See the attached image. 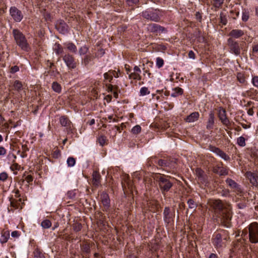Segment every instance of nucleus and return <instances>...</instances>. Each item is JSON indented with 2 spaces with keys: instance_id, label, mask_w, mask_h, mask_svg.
I'll list each match as a JSON object with an SVG mask.
<instances>
[{
  "instance_id": "nucleus-16",
  "label": "nucleus",
  "mask_w": 258,
  "mask_h": 258,
  "mask_svg": "<svg viewBox=\"0 0 258 258\" xmlns=\"http://www.w3.org/2000/svg\"><path fill=\"white\" fill-rule=\"evenodd\" d=\"M246 177L249 179L250 182L254 186H256L257 184V179L256 176L255 174L251 173L250 172H248L246 173Z\"/></svg>"
},
{
  "instance_id": "nucleus-34",
  "label": "nucleus",
  "mask_w": 258,
  "mask_h": 258,
  "mask_svg": "<svg viewBox=\"0 0 258 258\" xmlns=\"http://www.w3.org/2000/svg\"><path fill=\"white\" fill-rule=\"evenodd\" d=\"M226 182L232 188H236L237 187V183L231 179H227Z\"/></svg>"
},
{
  "instance_id": "nucleus-45",
  "label": "nucleus",
  "mask_w": 258,
  "mask_h": 258,
  "mask_svg": "<svg viewBox=\"0 0 258 258\" xmlns=\"http://www.w3.org/2000/svg\"><path fill=\"white\" fill-rule=\"evenodd\" d=\"M7 153V150L4 147L0 146V156L5 155Z\"/></svg>"
},
{
  "instance_id": "nucleus-41",
  "label": "nucleus",
  "mask_w": 258,
  "mask_h": 258,
  "mask_svg": "<svg viewBox=\"0 0 258 258\" xmlns=\"http://www.w3.org/2000/svg\"><path fill=\"white\" fill-rule=\"evenodd\" d=\"M8 177V174L6 172L0 173V181H5Z\"/></svg>"
},
{
  "instance_id": "nucleus-3",
  "label": "nucleus",
  "mask_w": 258,
  "mask_h": 258,
  "mask_svg": "<svg viewBox=\"0 0 258 258\" xmlns=\"http://www.w3.org/2000/svg\"><path fill=\"white\" fill-rule=\"evenodd\" d=\"M226 241V237H222L220 234H215L213 236L212 243L217 249H221L225 247Z\"/></svg>"
},
{
  "instance_id": "nucleus-39",
  "label": "nucleus",
  "mask_w": 258,
  "mask_h": 258,
  "mask_svg": "<svg viewBox=\"0 0 258 258\" xmlns=\"http://www.w3.org/2000/svg\"><path fill=\"white\" fill-rule=\"evenodd\" d=\"M223 0H213V4L216 8H219L223 4Z\"/></svg>"
},
{
  "instance_id": "nucleus-8",
  "label": "nucleus",
  "mask_w": 258,
  "mask_h": 258,
  "mask_svg": "<svg viewBox=\"0 0 258 258\" xmlns=\"http://www.w3.org/2000/svg\"><path fill=\"white\" fill-rule=\"evenodd\" d=\"M195 172L199 181L201 182L203 184L207 185L208 183V177L204 172L200 168H197Z\"/></svg>"
},
{
  "instance_id": "nucleus-48",
  "label": "nucleus",
  "mask_w": 258,
  "mask_h": 258,
  "mask_svg": "<svg viewBox=\"0 0 258 258\" xmlns=\"http://www.w3.org/2000/svg\"><path fill=\"white\" fill-rule=\"evenodd\" d=\"M188 57L190 58L195 59V53L192 50H190V51H189V52H188Z\"/></svg>"
},
{
  "instance_id": "nucleus-47",
  "label": "nucleus",
  "mask_w": 258,
  "mask_h": 258,
  "mask_svg": "<svg viewBox=\"0 0 258 258\" xmlns=\"http://www.w3.org/2000/svg\"><path fill=\"white\" fill-rule=\"evenodd\" d=\"M126 1L129 5H132V4H136L138 3L139 0H126Z\"/></svg>"
},
{
  "instance_id": "nucleus-5",
  "label": "nucleus",
  "mask_w": 258,
  "mask_h": 258,
  "mask_svg": "<svg viewBox=\"0 0 258 258\" xmlns=\"http://www.w3.org/2000/svg\"><path fill=\"white\" fill-rule=\"evenodd\" d=\"M13 35L17 44L22 48L27 47L28 43L24 35L19 30H13Z\"/></svg>"
},
{
  "instance_id": "nucleus-25",
  "label": "nucleus",
  "mask_w": 258,
  "mask_h": 258,
  "mask_svg": "<svg viewBox=\"0 0 258 258\" xmlns=\"http://www.w3.org/2000/svg\"><path fill=\"white\" fill-rule=\"evenodd\" d=\"M52 88L56 93H60L61 90L60 85L57 82H53L52 84Z\"/></svg>"
},
{
  "instance_id": "nucleus-63",
  "label": "nucleus",
  "mask_w": 258,
  "mask_h": 258,
  "mask_svg": "<svg viewBox=\"0 0 258 258\" xmlns=\"http://www.w3.org/2000/svg\"><path fill=\"white\" fill-rule=\"evenodd\" d=\"M3 138L1 135H0V143L3 141Z\"/></svg>"
},
{
  "instance_id": "nucleus-29",
  "label": "nucleus",
  "mask_w": 258,
  "mask_h": 258,
  "mask_svg": "<svg viewBox=\"0 0 258 258\" xmlns=\"http://www.w3.org/2000/svg\"><path fill=\"white\" fill-rule=\"evenodd\" d=\"M67 162L68 166L73 167L75 165L76 160L73 157H70L68 158Z\"/></svg>"
},
{
  "instance_id": "nucleus-49",
  "label": "nucleus",
  "mask_w": 258,
  "mask_h": 258,
  "mask_svg": "<svg viewBox=\"0 0 258 258\" xmlns=\"http://www.w3.org/2000/svg\"><path fill=\"white\" fill-rule=\"evenodd\" d=\"M228 44L230 46H233L234 44L236 45V42H234L232 38H229L228 40Z\"/></svg>"
},
{
  "instance_id": "nucleus-51",
  "label": "nucleus",
  "mask_w": 258,
  "mask_h": 258,
  "mask_svg": "<svg viewBox=\"0 0 258 258\" xmlns=\"http://www.w3.org/2000/svg\"><path fill=\"white\" fill-rule=\"evenodd\" d=\"M220 18L221 23H222L224 25H226L227 23L226 18L225 17H223L221 15L220 16Z\"/></svg>"
},
{
  "instance_id": "nucleus-57",
  "label": "nucleus",
  "mask_w": 258,
  "mask_h": 258,
  "mask_svg": "<svg viewBox=\"0 0 258 258\" xmlns=\"http://www.w3.org/2000/svg\"><path fill=\"white\" fill-rule=\"evenodd\" d=\"M209 258H218L216 254H214V253H211L210 256H209Z\"/></svg>"
},
{
  "instance_id": "nucleus-1",
  "label": "nucleus",
  "mask_w": 258,
  "mask_h": 258,
  "mask_svg": "<svg viewBox=\"0 0 258 258\" xmlns=\"http://www.w3.org/2000/svg\"><path fill=\"white\" fill-rule=\"evenodd\" d=\"M210 206L219 212V218L224 226L229 227L232 217L231 208L224 206L221 201L217 200H211L209 202Z\"/></svg>"
},
{
  "instance_id": "nucleus-56",
  "label": "nucleus",
  "mask_w": 258,
  "mask_h": 258,
  "mask_svg": "<svg viewBox=\"0 0 258 258\" xmlns=\"http://www.w3.org/2000/svg\"><path fill=\"white\" fill-rule=\"evenodd\" d=\"M247 113L248 115H250V116H252L253 115L254 112H253V111L252 109H249L248 111H247Z\"/></svg>"
},
{
  "instance_id": "nucleus-44",
  "label": "nucleus",
  "mask_w": 258,
  "mask_h": 258,
  "mask_svg": "<svg viewBox=\"0 0 258 258\" xmlns=\"http://www.w3.org/2000/svg\"><path fill=\"white\" fill-rule=\"evenodd\" d=\"M65 44H66V46L64 47H66V48H68V49H70V48H75V47H76V46L74 45V44H73L72 43L69 42V43H66Z\"/></svg>"
},
{
  "instance_id": "nucleus-2",
  "label": "nucleus",
  "mask_w": 258,
  "mask_h": 258,
  "mask_svg": "<svg viewBox=\"0 0 258 258\" xmlns=\"http://www.w3.org/2000/svg\"><path fill=\"white\" fill-rule=\"evenodd\" d=\"M156 178L162 192L168 191L172 186L173 183L167 176L158 175Z\"/></svg>"
},
{
  "instance_id": "nucleus-17",
  "label": "nucleus",
  "mask_w": 258,
  "mask_h": 258,
  "mask_svg": "<svg viewBox=\"0 0 258 258\" xmlns=\"http://www.w3.org/2000/svg\"><path fill=\"white\" fill-rule=\"evenodd\" d=\"M219 117L221 121L224 124H227L229 123V120L226 116V112L224 110H220L219 112Z\"/></svg>"
},
{
  "instance_id": "nucleus-21",
  "label": "nucleus",
  "mask_w": 258,
  "mask_h": 258,
  "mask_svg": "<svg viewBox=\"0 0 258 258\" xmlns=\"http://www.w3.org/2000/svg\"><path fill=\"white\" fill-rule=\"evenodd\" d=\"M10 237V233L9 231H5L2 233L1 236L0 241L2 243H4L7 242L9 238Z\"/></svg>"
},
{
  "instance_id": "nucleus-58",
  "label": "nucleus",
  "mask_w": 258,
  "mask_h": 258,
  "mask_svg": "<svg viewBox=\"0 0 258 258\" xmlns=\"http://www.w3.org/2000/svg\"><path fill=\"white\" fill-rule=\"evenodd\" d=\"M95 122V119H92L89 122V124L90 125H92L93 124H94Z\"/></svg>"
},
{
  "instance_id": "nucleus-4",
  "label": "nucleus",
  "mask_w": 258,
  "mask_h": 258,
  "mask_svg": "<svg viewBox=\"0 0 258 258\" xmlns=\"http://www.w3.org/2000/svg\"><path fill=\"white\" fill-rule=\"evenodd\" d=\"M249 238L252 243L258 242V224L252 223L248 226Z\"/></svg>"
},
{
  "instance_id": "nucleus-37",
  "label": "nucleus",
  "mask_w": 258,
  "mask_h": 258,
  "mask_svg": "<svg viewBox=\"0 0 258 258\" xmlns=\"http://www.w3.org/2000/svg\"><path fill=\"white\" fill-rule=\"evenodd\" d=\"M129 77L130 78H133L134 79L138 80H141L140 74H139V73H132L130 75Z\"/></svg>"
},
{
  "instance_id": "nucleus-38",
  "label": "nucleus",
  "mask_w": 258,
  "mask_h": 258,
  "mask_svg": "<svg viewBox=\"0 0 258 258\" xmlns=\"http://www.w3.org/2000/svg\"><path fill=\"white\" fill-rule=\"evenodd\" d=\"M61 25H62V26H61L62 28H61V29H60V26H57V28L58 30L61 33L64 34V33H65L67 32V27H66V24L64 23V24H62Z\"/></svg>"
},
{
  "instance_id": "nucleus-13",
  "label": "nucleus",
  "mask_w": 258,
  "mask_h": 258,
  "mask_svg": "<svg viewBox=\"0 0 258 258\" xmlns=\"http://www.w3.org/2000/svg\"><path fill=\"white\" fill-rule=\"evenodd\" d=\"M164 219L165 223L170 224L172 221V215L169 208L166 207L164 211Z\"/></svg>"
},
{
  "instance_id": "nucleus-62",
  "label": "nucleus",
  "mask_w": 258,
  "mask_h": 258,
  "mask_svg": "<svg viewBox=\"0 0 258 258\" xmlns=\"http://www.w3.org/2000/svg\"><path fill=\"white\" fill-rule=\"evenodd\" d=\"M100 51V53L102 54H104V49H99Z\"/></svg>"
},
{
  "instance_id": "nucleus-33",
  "label": "nucleus",
  "mask_w": 258,
  "mask_h": 258,
  "mask_svg": "<svg viewBox=\"0 0 258 258\" xmlns=\"http://www.w3.org/2000/svg\"><path fill=\"white\" fill-rule=\"evenodd\" d=\"M237 80L240 83H244L245 82V77L242 73H239L237 75Z\"/></svg>"
},
{
  "instance_id": "nucleus-23",
  "label": "nucleus",
  "mask_w": 258,
  "mask_h": 258,
  "mask_svg": "<svg viewBox=\"0 0 258 258\" xmlns=\"http://www.w3.org/2000/svg\"><path fill=\"white\" fill-rule=\"evenodd\" d=\"M183 93V90L180 88H175L173 90V92L172 93L171 96L173 97H176L179 95H181Z\"/></svg>"
},
{
  "instance_id": "nucleus-30",
  "label": "nucleus",
  "mask_w": 258,
  "mask_h": 258,
  "mask_svg": "<svg viewBox=\"0 0 258 258\" xmlns=\"http://www.w3.org/2000/svg\"><path fill=\"white\" fill-rule=\"evenodd\" d=\"M51 225V222L48 220H45L41 223V226L44 228H48Z\"/></svg>"
},
{
  "instance_id": "nucleus-14",
  "label": "nucleus",
  "mask_w": 258,
  "mask_h": 258,
  "mask_svg": "<svg viewBox=\"0 0 258 258\" xmlns=\"http://www.w3.org/2000/svg\"><path fill=\"white\" fill-rule=\"evenodd\" d=\"M243 35V31L240 29H233L229 33V35L234 38H238Z\"/></svg>"
},
{
  "instance_id": "nucleus-54",
  "label": "nucleus",
  "mask_w": 258,
  "mask_h": 258,
  "mask_svg": "<svg viewBox=\"0 0 258 258\" xmlns=\"http://www.w3.org/2000/svg\"><path fill=\"white\" fill-rule=\"evenodd\" d=\"M196 19L199 21H200L202 19V16L199 12L196 13Z\"/></svg>"
},
{
  "instance_id": "nucleus-60",
  "label": "nucleus",
  "mask_w": 258,
  "mask_h": 258,
  "mask_svg": "<svg viewBox=\"0 0 258 258\" xmlns=\"http://www.w3.org/2000/svg\"><path fill=\"white\" fill-rule=\"evenodd\" d=\"M255 15L258 17V7H256L255 9Z\"/></svg>"
},
{
  "instance_id": "nucleus-46",
  "label": "nucleus",
  "mask_w": 258,
  "mask_h": 258,
  "mask_svg": "<svg viewBox=\"0 0 258 258\" xmlns=\"http://www.w3.org/2000/svg\"><path fill=\"white\" fill-rule=\"evenodd\" d=\"M19 67L16 66H14V67L11 68V72L12 73H15L17 72L18 71H19Z\"/></svg>"
},
{
  "instance_id": "nucleus-28",
  "label": "nucleus",
  "mask_w": 258,
  "mask_h": 258,
  "mask_svg": "<svg viewBox=\"0 0 258 258\" xmlns=\"http://www.w3.org/2000/svg\"><path fill=\"white\" fill-rule=\"evenodd\" d=\"M141 131V127L139 125H136L134 126L131 130L133 134L136 135L140 133Z\"/></svg>"
},
{
  "instance_id": "nucleus-42",
  "label": "nucleus",
  "mask_w": 258,
  "mask_h": 258,
  "mask_svg": "<svg viewBox=\"0 0 258 258\" xmlns=\"http://www.w3.org/2000/svg\"><path fill=\"white\" fill-rule=\"evenodd\" d=\"M252 84L253 85L256 87H258V77L255 76L252 78Z\"/></svg>"
},
{
  "instance_id": "nucleus-26",
  "label": "nucleus",
  "mask_w": 258,
  "mask_h": 258,
  "mask_svg": "<svg viewBox=\"0 0 258 258\" xmlns=\"http://www.w3.org/2000/svg\"><path fill=\"white\" fill-rule=\"evenodd\" d=\"M150 94V91L148 88L146 87H142L140 90V95L144 96Z\"/></svg>"
},
{
  "instance_id": "nucleus-9",
  "label": "nucleus",
  "mask_w": 258,
  "mask_h": 258,
  "mask_svg": "<svg viewBox=\"0 0 258 258\" xmlns=\"http://www.w3.org/2000/svg\"><path fill=\"white\" fill-rule=\"evenodd\" d=\"M210 150L225 161H227L230 160V158L228 155L218 148L215 147H211Z\"/></svg>"
},
{
  "instance_id": "nucleus-43",
  "label": "nucleus",
  "mask_w": 258,
  "mask_h": 258,
  "mask_svg": "<svg viewBox=\"0 0 258 258\" xmlns=\"http://www.w3.org/2000/svg\"><path fill=\"white\" fill-rule=\"evenodd\" d=\"M67 196L70 199H73L75 197V193L73 191H70L67 193Z\"/></svg>"
},
{
  "instance_id": "nucleus-50",
  "label": "nucleus",
  "mask_w": 258,
  "mask_h": 258,
  "mask_svg": "<svg viewBox=\"0 0 258 258\" xmlns=\"http://www.w3.org/2000/svg\"><path fill=\"white\" fill-rule=\"evenodd\" d=\"M19 235V232L17 231H14L11 233V236L13 237H18Z\"/></svg>"
},
{
  "instance_id": "nucleus-7",
  "label": "nucleus",
  "mask_w": 258,
  "mask_h": 258,
  "mask_svg": "<svg viewBox=\"0 0 258 258\" xmlns=\"http://www.w3.org/2000/svg\"><path fill=\"white\" fill-rule=\"evenodd\" d=\"M10 13L13 19L16 22H20L23 17L21 12L14 7L11 8Z\"/></svg>"
},
{
  "instance_id": "nucleus-27",
  "label": "nucleus",
  "mask_w": 258,
  "mask_h": 258,
  "mask_svg": "<svg viewBox=\"0 0 258 258\" xmlns=\"http://www.w3.org/2000/svg\"><path fill=\"white\" fill-rule=\"evenodd\" d=\"M237 144L241 147H244L245 146V140L244 137H240L237 139Z\"/></svg>"
},
{
  "instance_id": "nucleus-18",
  "label": "nucleus",
  "mask_w": 258,
  "mask_h": 258,
  "mask_svg": "<svg viewBox=\"0 0 258 258\" xmlns=\"http://www.w3.org/2000/svg\"><path fill=\"white\" fill-rule=\"evenodd\" d=\"M101 199L104 206L106 208H108L110 204V201L108 195L106 193L102 194L101 195Z\"/></svg>"
},
{
  "instance_id": "nucleus-19",
  "label": "nucleus",
  "mask_w": 258,
  "mask_h": 258,
  "mask_svg": "<svg viewBox=\"0 0 258 258\" xmlns=\"http://www.w3.org/2000/svg\"><path fill=\"white\" fill-rule=\"evenodd\" d=\"M214 115L212 112L209 114V117L207 124V128L211 130L213 128L214 123Z\"/></svg>"
},
{
  "instance_id": "nucleus-53",
  "label": "nucleus",
  "mask_w": 258,
  "mask_h": 258,
  "mask_svg": "<svg viewBox=\"0 0 258 258\" xmlns=\"http://www.w3.org/2000/svg\"><path fill=\"white\" fill-rule=\"evenodd\" d=\"M240 49H231V52L234 53L236 55H238L240 53Z\"/></svg>"
},
{
  "instance_id": "nucleus-64",
  "label": "nucleus",
  "mask_w": 258,
  "mask_h": 258,
  "mask_svg": "<svg viewBox=\"0 0 258 258\" xmlns=\"http://www.w3.org/2000/svg\"><path fill=\"white\" fill-rule=\"evenodd\" d=\"M67 141V139H64V140L63 141V144H65V143H66Z\"/></svg>"
},
{
  "instance_id": "nucleus-10",
  "label": "nucleus",
  "mask_w": 258,
  "mask_h": 258,
  "mask_svg": "<svg viewBox=\"0 0 258 258\" xmlns=\"http://www.w3.org/2000/svg\"><path fill=\"white\" fill-rule=\"evenodd\" d=\"M59 122L62 126L66 127L68 133L73 132L71 122L67 118L64 116H61L59 118Z\"/></svg>"
},
{
  "instance_id": "nucleus-31",
  "label": "nucleus",
  "mask_w": 258,
  "mask_h": 258,
  "mask_svg": "<svg viewBox=\"0 0 258 258\" xmlns=\"http://www.w3.org/2000/svg\"><path fill=\"white\" fill-rule=\"evenodd\" d=\"M156 64L158 68H161L164 64L163 59L159 57H157L156 60Z\"/></svg>"
},
{
  "instance_id": "nucleus-22",
  "label": "nucleus",
  "mask_w": 258,
  "mask_h": 258,
  "mask_svg": "<svg viewBox=\"0 0 258 258\" xmlns=\"http://www.w3.org/2000/svg\"><path fill=\"white\" fill-rule=\"evenodd\" d=\"M113 75H114V72L113 71H109L104 74V79L110 82L114 77Z\"/></svg>"
},
{
  "instance_id": "nucleus-36",
  "label": "nucleus",
  "mask_w": 258,
  "mask_h": 258,
  "mask_svg": "<svg viewBox=\"0 0 258 258\" xmlns=\"http://www.w3.org/2000/svg\"><path fill=\"white\" fill-rule=\"evenodd\" d=\"M158 164L161 167H167L169 166V163L167 161L162 159L158 160Z\"/></svg>"
},
{
  "instance_id": "nucleus-12",
  "label": "nucleus",
  "mask_w": 258,
  "mask_h": 258,
  "mask_svg": "<svg viewBox=\"0 0 258 258\" xmlns=\"http://www.w3.org/2000/svg\"><path fill=\"white\" fill-rule=\"evenodd\" d=\"M148 30L152 32H163L164 29L156 24H151L148 26Z\"/></svg>"
},
{
  "instance_id": "nucleus-20",
  "label": "nucleus",
  "mask_w": 258,
  "mask_h": 258,
  "mask_svg": "<svg viewBox=\"0 0 258 258\" xmlns=\"http://www.w3.org/2000/svg\"><path fill=\"white\" fill-rule=\"evenodd\" d=\"M214 172L220 175L227 174V170L223 167L218 166L214 169Z\"/></svg>"
},
{
  "instance_id": "nucleus-59",
  "label": "nucleus",
  "mask_w": 258,
  "mask_h": 258,
  "mask_svg": "<svg viewBox=\"0 0 258 258\" xmlns=\"http://www.w3.org/2000/svg\"><path fill=\"white\" fill-rule=\"evenodd\" d=\"M114 72V75H113L115 78H118L119 77L118 73H119V72H116L115 71H113Z\"/></svg>"
},
{
  "instance_id": "nucleus-6",
  "label": "nucleus",
  "mask_w": 258,
  "mask_h": 258,
  "mask_svg": "<svg viewBox=\"0 0 258 258\" xmlns=\"http://www.w3.org/2000/svg\"><path fill=\"white\" fill-rule=\"evenodd\" d=\"M142 16L145 19L155 22H158L160 20L159 15L155 12L145 11L142 13Z\"/></svg>"
},
{
  "instance_id": "nucleus-32",
  "label": "nucleus",
  "mask_w": 258,
  "mask_h": 258,
  "mask_svg": "<svg viewBox=\"0 0 258 258\" xmlns=\"http://www.w3.org/2000/svg\"><path fill=\"white\" fill-rule=\"evenodd\" d=\"M13 86H14V89L17 91L21 90L22 87L21 83L17 80H16L14 82Z\"/></svg>"
},
{
  "instance_id": "nucleus-55",
  "label": "nucleus",
  "mask_w": 258,
  "mask_h": 258,
  "mask_svg": "<svg viewBox=\"0 0 258 258\" xmlns=\"http://www.w3.org/2000/svg\"><path fill=\"white\" fill-rule=\"evenodd\" d=\"M28 182H30L33 180V178L31 175H28L26 177Z\"/></svg>"
},
{
  "instance_id": "nucleus-15",
  "label": "nucleus",
  "mask_w": 258,
  "mask_h": 258,
  "mask_svg": "<svg viewBox=\"0 0 258 258\" xmlns=\"http://www.w3.org/2000/svg\"><path fill=\"white\" fill-rule=\"evenodd\" d=\"M199 117V113L198 112L191 113L186 118V121L188 122H193L197 120Z\"/></svg>"
},
{
  "instance_id": "nucleus-40",
  "label": "nucleus",
  "mask_w": 258,
  "mask_h": 258,
  "mask_svg": "<svg viewBox=\"0 0 258 258\" xmlns=\"http://www.w3.org/2000/svg\"><path fill=\"white\" fill-rule=\"evenodd\" d=\"M187 204L188 205L189 208L190 209H194L196 207V204L192 199H189L188 200Z\"/></svg>"
},
{
  "instance_id": "nucleus-61",
  "label": "nucleus",
  "mask_w": 258,
  "mask_h": 258,
  "mask_svg": "<svg viewBox=\"0 0 258 258\" xmlns=\"http://www.w3.org/2000/svg\"><path fill=\"white\" fill-rule=\"evenodd\" d=\"M81 226L79 225L76 228V230H77V231H79L81 229Z\"/></svg>"
},
{
  "instance_id": "nucleus-52",
  "label": "nucleus",
  "mask_w": 258,
  "mask_h": 258,
  "mask_svg": "<svg viewBox=\"0 0 258 258\" xmlns=\"http://www.w3.org/2000/svg\"><path fill=\"white\" fill-rule=\"evenodd\" d=\"M134 70L135 72V73H138L139 74L141 73L140 69L138 66H135L134 68Z\"/></svg>"
},
{
  "instance_id": "nucleus-11",
  "label": "nucleus",
  "mask_w": 258,
  "mask_h": 258,
  "mask_svg": "<svg viewBox=\"0 0 258 258\" xmlns=\"http://www.w3.org/2000/svg\"><path fill=\"white\" fill-rule=\"evenodd\" d=\"M63 59L68 68L74 69L76 67V63L74 62V59L71 56L66 55L63 57Z\"/></svg>"
},
{
  "instance_id": "nucleus-24",
  "label": "nucleus",
  "mask_w": 258,
  "mask_h": 258,
  "mask_svg": "<svg viewBox=\"0 0 258 258\" xmlns=\"http://www.w3.org/2000/svg\"><path fill=\"white\" fill-rule=\"evenodd\" d=\"M249 17V12L247 10L244 9L242 11V20L244 22L248 21Z\"/></svg>"
},
{
  "instance_id": "nucleus-35",
  "label": "nucleus",
  "mask_w": 258,
  "mask_h": 258,
  "mask_svg": "<svg viewBox=\"0 0 258 258\" xmlns=\"http://www.w3.org/2000/svg\"><path fill=\"white\" fill-rule=\"evenodd\" d=\"M98 142H99V144L103 146H104L105 143H106V137H105V136H100L98 139Z\"/></svg>"
}]
</instances>
